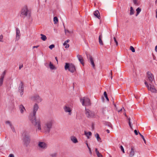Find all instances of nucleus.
Segmentation results:
<instances>
[{
  "label": "nucleus",
  "mask_w": 157,
  "mask_h": 157,
  "mask_svg": "<svg viewBox=\"0 0 157 157\" xmlns=\"http://www.w3.org/2000/svg\"><path fill=\"white\" fill-rule=\"evenodd\" d=\"M54 123L53 120H50L45 122L42 127L41 121L40 119L36 120L34 117L32 121V123L35 126L36 132H44L46 134H48L50 132Z\"/></svg>",
  "instance_id": "f257e3e1"
},
{
  "label": "nucleus",
  "mask_w": 157,
  "mask_h": 157,
  "mask_svg": "<svg viewBox=\"0 0 157 157\" xmlns=\"http://www.w3.org/2000/svg\"><path fill=\"white\" fill-rule=\"evenodd\" d=\"M20 16L24 18L27 17L29 19L30 18V13L27 6H24L22 9Z\"/></svg>",
  "instance_id": "f03ea898"
},
{
  "label": "nucleus",
  "mask_w": 157,
  "mask_h": 157,
  "mask_svg": "<svg viewBox=\"0 0 157 157\" xmlns=\"http://www.w3.org/2000/svg\"><path fill=\"white\" fill-rule=\"evenodd\" d=\"M39 108V106L38 104L36 103H35L33 105V115L32 116V117H30V119L31 123L34 117H35L36 118V112L38 110Z\"/></svg>",
  "instance_id": "7ed1b4c3"
},
{
  "label": "nucleus",
  "mask_w": 157,
  "mask_h": 157,
  "mask_svg": "<svg viewBox=\"0 0 157 157\" xmlns=\"http://www.w3.org/2000/svg\"><path fill=\"white\" fill-rule=\"evenodd\" d=\"M65 69L66 70H68L71 73L74 72L75 71V66L72 64L66 63L65 66Z\"/></svg>",
  "instance_id": "20e7f679"
},
{
  "label": "nucleus",
  "mask_w": 157,
  "mask_h": 157,
  "mask_svg": "<svg viewBox=\"0 0 157 157\" xmlns=\"http://www.w3.org/2000/svg\"><path fill=\"white\" fill-rule=\"evenodd\" d=\"M23 141L25 145L27 146L30 142V136L29 133L25 132L24 134Z\"/></svg>",
  "instance_id": "39448f33"
},
{
  "label": "nucleus",
  "mask_w": 157,
  "mask_h": 157,
  "mask_svg": "<svg viewBox=\"0 0 157 157\" xmlns=\"http://www.w3.org/2000/svg\"><path fill=\"white\" fill-rule=\"evenodd\" d=\"M80 101L83 105L86 106H90L91 105L90 99L86 97H84L81 98Z\"/></svg>",
  "instance_id": "423d86ee"
},
{
  "label": "nucleus",
  "mask_w": 157,
  "mask_h": 157,
  "mask_svg": "<svg viewBox=\"0 0 157 157\" xmlns=\"http://www.w3.org/2000/svg\"><path fill=\"white\" fill-rule=\"evenodd\" d=\"M31 101L37 103L40 102L42 100V99L38 94H35L31 97L30 98Z\"/></svg>",
  "instance_id": "0eeeda50"
},
{
  "label": "nucleus",
  "mask_w": 157,
  "mask_h": 157,
  "mask_svg": "<svg viewBox=\"0 0 157 157\" xmlns=\"http://www.w3.org/2000/svg\"><path fill=\"white\" fill-rule=\"evenodd\" d=\"M37 145L39 148L41 150H45L48 147L47 144L44 141H39Z\"/></svg>",
  "instance_id": "6e6552de"
},
{
  "label": "nucleus",
  "mask_w": 157,
  "mask_h": 157,
  "mask_svg": "<svg viewBox=\"0 0 157 157\" xmlns=\"http://www.w3.org/2000/svg\"><path fill=\"white\" fill-rule=\"evenodd\" d=\"M63 109L65 113H68L69 116L71 115L72 109L69 105L67 104L65 105L63 107Z\"/></svg>",
  "instance_id": "1a4fd4ad"
},
{
  "label": "nucleus",
  "mask_w": 157,
  "mask_h": 157,
  "mask_svg": "<svg viewBox=\"0 0 157 157\" xmlns=\"http://www.w3.org/2000/svg\"><path fill=\"white\" fill-rule=\"evenodd\" d=\"M85 113L86 116L88 118H92L94 116V113L90 110L86 108Z\"/></svg>",
  "instance_id": "9d476101"
},
{
  "label": "nucleus",
  "mask_w": 157,
  "mask_h": 157,
  "mask_svg": "<svg viewBox=\"0 0 157 157\" xmlns=\"http://www.w3.org/2000/svg\"><path fill=\"white\" fill-rule=\"evenodd\" d=\"M144 83L149 90L150 91L152 92H156V90L154 86H152L151 84H150L149 86L146 81Z\"/></svg>",
  "instance_id": "9b49d317"
},
{
  "label": "nucleus",
  "mask_w": 157,
  "mask_h": 157,
  "mask_svg": "<svg viewBox=\"0 0 157 157\" xmlns=\"http://www.w3.org/2000/svg\"><path fill=\"white\" fill-rule=\"evenodd\" d=\"M86 56L88 61L90 62L91 64L94 68H95V65L94 64L93 58L90 55L86 54Z\"/></svg>",
  "instance_id": "f8f14e48"
},
{
  "label": "nucleus",
  "mask_w": 157,
  "mask_h": 157,
  "mask_svg": "<svg viewBox=\"0 0 157 157\" xmlns=\"http://www.w3.org/2000/svg\"><path fill=\"white\" fill-rule=\"evenodd\" d=\"M24 90V85L23 82L22 81L21 82L19 85L18 87V91L20 93V95L21 96H22L23 94V92Z\"/></svg>",
  "instance_id": "ddd939ff"
},
{
  "label": "nucleus",
  "mask_w": 157,
  "mask_h": 157,
  "mask_svg": "<svg viewBox=\"0 0 157 157\" xmlns=\"http://www.w3.org/2000/svg\"><path fill=\"white\" fill-rule=\"evenodd\" d=\"M147 80L150 82H151L154 79V76L150 72H148L147 73Z\"/></svg>",
  "instance_id": "4468645a"
},
{
  "label": "nucleus",
  "mask_w": 157,
  "mask_h": 157,
  "mask_svg": "<svg viewBox=\"0 0 157 157\" xmlns=\"http://www.w3.org/2000/svg\"><path fill=\"white\" fill-rule=\"evenodd\" d=\"M6 72V70H5L1 74L0 77V86H2L3 83L4 78Z\"/></svg>",
  "instance_id": "2eb2a0df"
},
{
  "label": "nucleus",
  "mask_w": 157,
  "mask_h": 157,
  "mask_svg": "<svg viewBox=\"0 0 157 157\" xmlns=\"http://www.w3.org/2000/svg\"><path fill=\"white\" fill-rule=\"evenodd\" d=\"M77 57L79 61L83 65H84V59L82 56L80 55H78L77 56Z\"/></svg>",
  "instance_id": "dca6fc26"
},
{
  "label": "nucleus",
  "mask_w": 157,
  "mask_h": 157,
  "mask_svg": "<svg viewBox=\"0 0 157 157\" xmlns=\"http://www.w3.org/2000/svg\"><path fill=\"white\" fill-rule=\"evenodd\" d=\"M70 140L74 144L77 143L78 142L76 138L74 136H71L70 137Z\"/></svg>",
  "instance_id": "f3484780"
},
{
  "label": "nucleus",
  "mask_w": 157,
  "mask_h": 157,
  "mask_svg": "<svg viewBox=\"0 0 157 157\" xmlns=\"http://www.w3.org/2000/svg\"><path fill=\"white\" fill-rule=\"evenodd\" d=\"M135 154L134 149L133 147H131V150L129 152V155L131 157H133Z\"/></svg>",
  "instance_id": "a211bd4d"
},
{
  "label": "nucleus",
  "mask_w": 157,
  "mask_h": 157,
  "mask_svg": "<svg viewBox=\"0 0 157 157\" xmlns=\"http://www.w3.org/2000/svg\"><path fill=\"white\" fill-rule=\"evenodd\" d=\"M16 38H17V39L18 40L20 38V30L19 29L17 28H16Z\"/></svg>",
  "instance_id": "6ab92c4d"
},
{
  "label": "nucleus",
  "mask_w": 157,
  "mask_h": 157,
  "mask_svg": "<svg viewBox=\"0 0 157 157\" xmlns=\"http://www.w3.org/2000/svg\"><path fill=\"white\" fill-rule=\"evenodd\" d=\"M19 109L21 113H23L24 111L25 110V109L23 105H21L19 106Z\"/></svg>",
  "instance_id": "aec40b11"
},
{
  "label": "nucleus",
  "mask_w": 157,
  "mask_h": 157,
  "mask_svg": "<svg viewBox=\"0 0 157 157\" xmlns=\"http://www.w3.org/2000/svg\"><path fill=\"white\" fill-rule=\"evenodd\" d=\"M102 36L101 34H100L99 36L98 41L99 42L100 45H103V43L102 40Z\"/></svg>",
  "instance_id": "412c9836"
},
{
  "label": "nucleus",
  "mask_w": 157,
  "mask_h": 157,
  "mask_svg": "<svg viewBox=\"0 0 157 157\" xmlns=\"http://www.w3.org/2000/svg\"><path fill=\"white\" fill-rule=\"evenodd\" d=\"M94 15L95 17H97L99 19H100V14L98 10H97L95 11L94 13Z\"/></svg>",
  "instance_id": "4be33fe9"
},
{
  "label": "nucleus",
  "mask_w": 157,
  "mask_h": 157,
  "mask_svg": "<svg viewBox=\"0 0 157 157\" xmlns=\"http://www.w3.org/2000/svg\"><path fill=\"white\" fill-rule=\"evenodd\" d=\"M84 134L87 137L88 139H89L90 138V136H91L92 135V133L90 132H86L85 131Z\"/></svg>",
  "instance_id": "5701e85b"
},
{
  "label": "nucleus",
  "mask_w": 157,
  "mask_h": 157,
  "mask_svg": "<svg viewBox=\"0 0 157 157\" xmlns=\"http://www.w3.org/2000/svg\"><path fill=\"white\" fill-rule=\"evenodd\" d=\"M95 152L98 157H103L102 155L99 152L97 148L95 149Z\"/></svg>",
  "instance_id": "b1692460"
},
{
  "label": "nucleus",
  "mask_w": 157,
  "mask_h": 157,
  "mask_svg": "<svg viewBox=\"0 0 157 157\" xmlns=\"http://www.w3.org/2000/svg\"><path fill=\"white\" fill-rule=\"evenodd\" d=\"M95 136L96 138L98 141L99 142H101V138H100L99 135L97 133L95 135Z\"/></svg>",
  "instance_id": "393cba45"
},
{
  "label": "nucleus",
  "mask_w": 157,
  "mask_h": 157,
  "mask_svg": "<svg viewBox=\"0 0 157 157\" xmlns=\"http://www.w3.org/2000/svg\"><path fill=\"white\" fill-rule=\"evenodd\" d=\"M49 66L51 70H54L55 69V66L53 65L52 63L51 62H50L49 64Z\"/></svg>",
  "instance_id": "a878e982"
},
{
  "label": "nucleus",
  "mask_w": 157,
  "mask_h": 157,
  "mask_svg": "<svg viewBox=\"0 0 157 157\" xmlns=\"http://www.w3.org/2000/svg\"><path fill=\"white\" fill-rule=\"evenodd\" d=\"M40 36H41V37H40V39L42 40L43 41H45L46 40L47 37L45 35H44L42 34H40Z\"/></svg>",
  "instance_id": "bb28decb"
},
{
  "label": "nucleus",
  "mask_w": 157,
  "mask_h": 157,
  "mask_svg": "<svg viewBox=\"0 0 157 157\" xmlns=\"http://www.w3.org/2000/svg\"><path fill=\"white\" fill-rule=\"evenodd\" d=\"M136 16H137L140 13L141 11V9L140 7L138 8L136 10Z\"/></svg>",
  "instance_id": "cd10ccee"
},
{
  "label": "nucleus",
  "mask_w": 157,
  "mask_h": 157,
  "mask_svg": "<svg viewBox=\"0 0 157 157\" xmlns=\"http://www.w3.org/2000/svg\"><path fill=\"white\" fill-rule=\"evenodd\" d=\"M134 10L132 7H130V15H132L134 14Z\"/></svg>",
  "instance_id": "c85d7f7f"
},
{
  "label": "nucleus",
  "mask_w": 157,
  "mask_h": 157,
  "mask_svg": "<svg viewBox=\"0 0 157 157\" xmlns=\"http://www.w3.org/2000/svg\"><path fill=\"white\" fill-rule=\"evenodd\" d=\"M54 24H56L58 21L57 17H54L53 18Z\"/></svg>",
  "instance_id": "c756f323"
},
{
  "label": "nucleus",
  "mask_w": 157,
  "mask_h": 157,
  "mask_svg": "<svg viewBox=\"0 0 157 157\" xmlns=\"http://www.w3.org/2000/svg\"><path fill=\"white\" fill-rule=\"evenodd\" d=\"M50 156L51 157H56L57 155V153H53L50 154Z\"/></svg>",
  "instance_id": "7c9ffc66"
},
{
  "label": "nucleus",
  "mask_w": 157,
  "mask_h": 157,
  "mask_svg": "<svg viewBox=\"0 0 157 157\" xmlns=\"http://www.w3.org/2000/svg\"><path fill=\"white\" fill-rule=\"evenodd\" d=\"M63 45L65 46V47L66 48H68L69 47V45L68 44L65 42L63 44Z\"/></svg>",
  "instance_id": "2f4dec72"
},
{
  "label": "nucleus",
  "mask_w": 157,
  "mask_h": 157,
  "mask_svg": "<svg viewBox=\"0 0 157 157\" xmlns=\"http://www.w3.org/2000/svg\"><path fill=\"white\" fill-rule=\"evenodd\" d=\"M6 124L9 125L10 127H12V125L10 121H7L6 122Z\"/></svg>",
  "instance_id": "473e14b6"
},
{
  "label": "nucleus",
  "mask_w": 157,
  "mask_h": 157,
  "mask_svg": "<svg viewBox=\"0 0 157 157\" xmlns=\"http://www.w3.org/2000/svg\"><path fill=\"white\" fill-rule=\"evenodd\" d=\"M139 134L140 135V136H141V137H142V139H143V140L144 141V143L146 144V141L144 136L142 135L140 133V132H139Z\"/></svg>",
  "instance_id": "72a5a7b5"
},
{
  "label": "nucleus",
  "mask_w": 157,
  "mask_h": 157,
  "mask_svg": "<svg viewBox=\"0 0 157 157\" xmlns=\"http://www.w3.org/2000/svg\"><path fill=\"white\" fill-rule=\"evenodd\" d=\"M104 96L105 98L108 101H109V98H108V97L107 95V93H106V92L105 91V92H104Z\"/></svg>",
  "instance_id": "f704fd0d"
},
{
  "label": "nucleus",
  "mask_w": 157,
  "mask_h": 157,
  "mask_svg": "<svg viewBox=\"0 0 157 157\" xmlns=\"http://www.w3.org/2000/svg\"><path fill=\"white\" fill-rule=\"evenodd\" d=\"M130 49L133 52H135V50L134 47L132 46H131L130 47Z\"/></svg>",
  "instance_id": "c9c22d12"
},
{
  "label": "nucleus",
  "mask_w": 157,
  "mask_h": 157,
  "mask_svg": "<svg viewBox=\"0 0 157 157\" xmlns=\"http://www.w3.org/2000/svg\"><path fill=\"white\" fill-rule=\"evenodd\" d=\"M120 147L121 151H122V152L123 153H125V151H124V149L123 146H122V145H121V146H120Z\"/></svg>",
  "instance_id": "e433bc0d"
},
{
  "label": "nucleus",
  "mask_w": 157,
  "mask_h": 157,
  "mask_svg": "<svg viewBox=\"0 0 157 157\" xmlns=\"http://www.w3.org/2000/svg\"><path fill=\"white\" fill-rule=\"evenodd\" d=\"M133 2L134 4L136 5H138L139 4L137 2V0H133Z\"/></svg>",
  "instance_id": "4c0bfd02"
},
{
  "label": "nucleus",
  "mask_w": 157,
  "mask_h": 157,
  "mask_svg": "<svg viewBox=\"0 0 157 157\" xmlns=\"http://www.w3.org/2000/svg\"><path fill=\"white\" fill-rule=\"evenodd\" d=\"M55 46L54 44H52L49 46V48L50 49H52L53 48L55 47Z\"/></svg>",
  "instance_id": "58836bf2"
},
{
  "label": "nucleus",
  "mask_w": 157,
  "mask_h": 157,
  "mask_svg": "<svg viewBox=\"0 0 157 157\" xmlns=\"http://www.w3.org/2000/svg\"><path fill=\"white\" fill-rule=\"evenodd\" d=\"M3 38V36L2 35H1L0 36V42H3V40H2V39Z\"/></svg>",
  "instance_id": "ea45409f"
},
{
  "label": "nucleus",
  "mask_w": 157,
  "mask_h": 157,
  "mask_svg": "<svg viewBox=\"0 0 157 157\" xmlns=\"http://www.w3.org/2000/svg\"><path fill=\"white\" fill-rule=\"evenodd\" d=\"M113 39L114 40V41L116 43V45L117 46L118 45V43L117 41V40L115 37H114L113 38Z\"/></svg>",
  "instance_id": "a19ab883"
},
{
  "label": "nucleus",
  "mask_w": 157,
  "mask_h": 157,
  "mask_svg": "<svg viewBox=\"0 0 157 157\" xmlns=\"http://www.w3.org/2000/svg\"><path fill=\"white\" fill-rule=\"evenodd\" d=\"M107 110V109L106 108H102V112L104 113Z\"/></svg>",
  "instance_id": "79ce46f5"
},
{
  "label": "nucleus",
  "mask_w": 157,
  "mask_h": 157,
  "mask_svg": "<svg viewBox=\"0 0 157 157\" xmlns=\"http://www.w3.org/2000/svg\"><path fill=\"white\" fill-rule=\"evenodd\" d=\"M11 129H12V131L13 132H15V129L14 128V127L13 126V125L12 126V127H10Z\"/></svg>",
  "instance_id": "37998d69"
},
{
  "label": "nucleus",
  "mask_w": 157,
  "mask_h": 157,
  "mask_svg": "<svg viewBox=\"0 0 157 157\" xmlns=\"http://www.w3.org/2000/svg\"><path fill=\"white\" fill-rule=\"evenodd\" d=\"M128 124H129V126L132 129V127L131 125V122L130 121H128Z\"/></svg>",
  "instance_id": "c03bdc74"
},
{
  "label": "nucleus",
  "mask_w": 157,
  "mask_h": 157,
  "mask_svg": "<svg viewBox=\"0 0 157 157\" xmlns=\"http://www.w3.org/2000/svg\"><path fill=\"white\" fill-rule=\"evenodd\" d=\"M65 34H66L67 33H70V32L68 30H66L65 29Z\"/></svg>",
  "instance_id": "a18cd8bd"
},
{
  "label": "nucleus",
  "mask_w": 157,
  "mask_h": 157,
  "mask_svg": "<svg viewBox=\"0 0 157 157\" xmlns=\"http://www.w3.org/2000/svg\"><path fill=\"white\" fill-rule=\"evenodd\" d=\"M8 157H14V156L13 154H10Z\"/></svg>",
  "instance_id": "49530a36"
},
{
  "label": "nucleus",
  "mask_w": 157,
  "mask_h": 157,
  "mask_svg": "<svg viewBox=\"0 0 157 157\" xmlns=\"http://www.w3.org/2000/svg\"><path fill=\"white\" fill-rule=\"evenodd\" d=\"M88 148L89 150V152H90V154L91 155L92 154V152L91 151L90 148V147H88Z\"/></svg>",
  "instance_id": "de8ad7c7"
},
{
  "label": "nucleus",
  "mask_w": 157,
  "mask_h": 157,
  "mask_svg": "<svg viewBox=\"0 0 157 157\" xmlns=\"http://www.w3.org/2000/svg\"><path fill=\"white\" fill-rule=\"evenodd\" d=\"M114 105L115 107V109L116 110H118V108L117 107L116 105L115 104H113Z\"/></svg>",
  "instance_id": "09e8293b"
},
{
  "label": "nucleus",
  "mask_w": 157,
  "mask_h": 157,
  "mask_svg": "<svg viewBox=\"0 0 157 157\" xmlns=\"http://www.w3.org/2000/svg\"><path fill=\"white\" fill-rule=\"evenodd\" d=\"M134 132H135V133L136 135H137L138 134V132L136 130H135L134 131Z\"/></svg>",
  "instance_id": "8fccbe9b"
},
{
  "label": "nucleus",
  "mask_w": 157,
  "mask_h": 157,
  "mask_svg": "<svg viewBox=\"0 0 157 157\" xmlns=\"http://www.w3.org/2000/svg\"><path fill=\"white\" fill-rule=\"evenodd\" d=\"M108 125L109 127H110V128H111V129L113 128L112 125L111 124L109 123L108 124Z\"/></svg>",
  "instance_id": "3c124183"
},
{
  "label": "nucleus",
  "mask_w": 157,
  "mask_h": 157,
  "mask_svg": "<svg viewBox=\"0 0 157 157\" xmlns=\"http://www.w3.org/2000/svg\"><path fill=\"white\" fill-rule=\"evenodd\" d=\"M39 47V45H37V46H34L33 47V48H38V47Z\"/></svg>",
  "instance_id": "603ef678"
},
{
  "label": "nucleus",
  "mask_w": 157,
  "mask_h": 157,
  "mask_svg": "<svg viewBox=\"0 0 157 157\" xmlns=\"http://www.w3.org/2000/svg\"><path fill=\"white\" fill-rule=\"evenodd\" d=\"M155 51L157 52V45L156 46L155 48Z\"/></svg>",
  "instance_id": "864d4df0"
},
{
  "label": "nucleus",
  "mask_w": 157,
  "mask_h": 157,
  "mask_svg": "<svg viewBox=\"0 0 157 157\" xmlns=\"http://www.w3.org/2000/svg\"><path fill=\"white\" fill-rule=\"evenodd\" d=\"M70 41V40L68 39L66 41H65V42H66V43H68Z\"/></svg>",
  "instance_id": "5fc2aeb1"
},
{
  "label": "nucleus",
  "mask_w": 157,
  "mask_h": 157,
  "mask_svg": "<svg viewBox=\"0 0 157 157\" xmlns=\"http://www.w3.org/2000/svg\"><path fill=\"white\" fill-rule=\"evenodd\" d=\"M122 108H121V109L120 110H117V111H118V112L119 113V112H120L121 111H122Z\"/></svg>",
  "instance_id": "6e6d98bb"
},
{
  "label": "nucleus",
  "mask_w": 157,
  "mask_h": 157,
  "mask_svg": "<svg viewBox=\"0 0 157 157\" xmlns=\"http://www.w3.org/2000/svg\"><path fill=\"white\" fill-rule=\"evenodd\" d=\"M23 67V66L22 65H20L19 67V69H20L21 68H22Z\"/></svg>",
  "instance_id": "4d7b16f0"
},
{
  "label": "nucleus",
  "mask_w": 157,
  "mask_h": 157,
  "mask_svg": "<svg viewBox=\"0 0 157 157\" xmlns=\"http://www.w3.org/2000/svg\"><path fill=\"white\" fill-rule=\"evenodd\" d=\"M110 74L111 75V79H112V72L111 71Z\"/></svg>",
  "instance_id": "13d9d810"
},
{
  "label": "nucleus",
  "mask_w": 157,
  "mask_h": 157,
  "mask_svg": "<svg viewBox=\"0 0 157 157\" xmlns=\"http://www.w3.org/2000/svg\"><path fill=\"white\" fill-rule=\"evenodd\" d=\"M86 145H87V147L88 148V147H89L88 146V144L87 141L86 142Z\"/></svg>",
  "instance_id": "bf43d9fd"
},
{
  "label": "nucleus",
  "mask_w": 157,
  "mask_h": 157,
  "mask_svg": "<svg viewBox=\"0 0 157 157\" xmlns=\"http://www.w3.org/2000/svg\"><path fill=\"white\" fill-rule=\"evenodd\" d=\"M106 131L108 133H109L110 132L109 130V129L106 130Z\"/></svg>",
  "instance_id": "052dcab7"
},
{
  "label": "nucleus",
  "mask_w": 157,
  "mask_h": 157,
  "mask_svg": "<svg viewBox=\"0 0 157 157\" xmlns=\"http://www.w3.org/2000/svg\"><path fill=\"white\" fill-rule=\"evenodd\" d=\"M55 59H56V61H57V62H58V60H57V58L56 57H55Z\"/></svg>",
  "instance_id": "680f3d73"
},
{
  "label": "nucleus",
  "mask_w": 157,
  "mask_h": 157,
  "mask_svg": "<svg viewBox=\"0 0 157 157\" xmlns=\"http://www.w3.org/2000/svg\"><path fill=\"white\" fill-rule=\"evenodd\" d=\"M128 121H130V118H128Z\"/></svg>",
  "instance_id": "e2e57ef3"
},
{
  "label": "nucleus",
  "mask_w": 157,
  "mask_h": 157,
  "mask_svg": "<svg viewBox=\"0 0 157 157\" xmlns=\"http://www.w3.org/2000/svg\"><path fill=\"white\" fill-rule=\"evenodd\" d=\"M45 66H46L48 65V63H45Z\"/></svg>",
  "instance_id": "0e129e2a"
},
{
  "label": "nucleus",
  "mask_w": 157,
  "mask_h": 157,
  "mask_svg": "<svg viewBox=\"0 0 157 157\" xmlns=\"http://www.w3.org/2000/svg\"><path fill=\"white\" fill-rule=\"evenodd\" d=\"M157 0H156V1H155V3H156H156H157Z\"/></svg>",
  "instance_id": "69168bd1"
},
{
  "label": "nucleus",
  "mask_w": 157,
  "mask_h": 157,
  "mask_svg": "<svg viewBox=\"0 0 157 157\" xmlns=\"http://www.w3.org/2000/svg\"><path fill=\"white\" fill-rule=\"evenodd\" d=\"M124 115H125L126 116V114H124Z\"/></svg>",
  "instance_id": "338daca9"
}]
</instances>
